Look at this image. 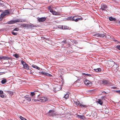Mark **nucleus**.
Listing matches in <instances>:
<instances>
[{
    "label": "nucleus",
    "mask_w": 120,
    "mask_h": 120,
    "mask_svg": "<svg viewBox=\"0 0 120 120\" xmlns=\"http://www.w3.org/2000/svg\"><path fill=\"white\" fill-rule=\"evenodd\" d=\"M73 103L74 105L80 107L82 108H86V107L85 105H82L80 103V102L78 101H75L73 100Z\"/></svg>",
    "instance_id": "f257e3e1"
},
{
    "label": "nucleus",
    "mask_w": 120,
    "mask_h": 120,
    "mask_svg": "<svg viewBox=\"0 0 120 120\" xmlns=\"http://www.w3.org/2000/svg\"><path fill=\"white\" fill-rule=\"evenodd\" d=\"M9 13V11L8 10H6L2 12V13L1 14L0 16V18L2 19L5 16L8 14Z\"/></svg>",
    "instance_id": "f03ea898"
},
{
    "label": "nucleus",
    "mask_w": 120,
    "mask_h": 120,
    "mask_svg": "<svg viewBox=\"0 0 120 120\" xmlns=\"http://www.w3.org/2000/svg\"><path fill=\"white\" fill-rule=\"evenodd\" d=\"M21 63L23 65L24 68L27 70H30L29 67L28 65L23 60L21 61Z\"/></svg>",
    "instance_id": "7ed1b4c3"
},
{
    "label": "nucleus",
    "mask_w": 120,
    "mask_h": 120,
    "mask_svg": "<svg viewBox=\"0 0 120 120\" xmlns=\"http://www.w3.org/2000/svg\"><path fill=\"white\" fill-rule=\"evenodd\" d=\"M49 115L50 116H56L57 115L56 113L54 112V111L53 110H50L48 113Z\"/></svg>",
    "instance_id": "20e7f679"
},
{
    "label": "nucleus",
    "mask_w": 120,
    "mask_h": 120,
    "mask_svg": "<svg viewBox=\"0 0 120 120\" xmlns=\"http://www.w3.org/2000/svg\"><path fill=\"white\" fill-rule=\"evenodd\" d=\"M49 100L47 98L44 97H40L39 99V101L42 102H45Z\"/></svg>",
    "instance_id": "39448f33"
},
{
    "label": "nucleus",
    "mask_w": 120,
    "mask_h": 120,
    "mask_svg": "<svg viewBox=\"0 0 120 120\" xmlns=\"http://www.w3.org/2000/svg\"><path fill=\"white\" fill-rule=\"evenodd\" d=\"M84 83L86 85L89 87L90 86L92 85V83H91L90 81L87 80H85L84 81Z\"/></svg>",
    "instance_id": "423d86ee"
},
{
    "label": "nucleus",
    "mask_w": 120,
    "mask_h": 120,
    "mask_svg": "<svg viewBox=\"0 0 120 120\" xmlns=\"http://www.w3.org/2000/svg\"><path fill=\"white\" fill-rule=\"evenodd\" d=\"M11 57L8 56H0V60H7L11 59Z\"/></svg>",
    "instance_id": "0eeeda50"
},
{
    "label": "nucleus",
    "mask_w": 120,
    "mask_h": 120,
    "mask_svg": "<svg viewBox=\"0 0 120 120\" xmlns=\"http://www.w3.org/2000/svg\"><path fill=\"white\" fill-rule=\"evenodd\" d=\"M61 90L60 86V85H58L55 87L53 88V90L55 92H56L57 91H59Z\"/></svg>",
    "instance_id": "6e6552de"
},
{
    "label": "nucleus",
    "mask_w": 120,
    "mask_h": 120,
    "mask_svg": "<svg viewBox=\"0 0 120 120\" xmlns=\"http://www.w3.org/2000/svg\"><path fill=\"white\" fill-rule=\"evenodd\" d=\"M107 8V7L106 5L102 4L101 5V8L100 9H102V10L105 11L106 10Z\"/></svg>",
    "instance_id": "1a4fd4ad"
},
{
    "label": "nucleus",
    "mask_w": 120,
    "mask_h": 120,
    "mask_svg": "<svg viewBox=\"0 0 120 120\" xmlns=\"http://www.w3.org/2000/svg\"><path fill=\"white\" fill-rule=\"evenodd\" d=\"M50 12L52 13V14L55 15H59L60 13L58 12H56L53 11L52 9L50 10Z\"/></svg>",
    "instance_id": "9d476101"
},
{
    "label": "nucleus",
    "mask_w": 120,
    "mask_h": 120,
    "mask_svg": "<svg viewBox=\"0 0 120 120\" xmlns=\"http://www.w3.org/2000/svg\"><path fill=\"white\" fill-rule=\"evenodd\" d=\"M46 19L45 17L40 18L38 19V21L39 22H43L45 21Z\"/></svg>",
    "instance_id": "9b49d317"
},
{
    "label": "nucleus",
    "mask_w": 120,
    "mask_h": 120,
    "mask_svg": "<svg viewBox=\"0 0 120 120\" xmlns=\"http://www.w3.org/2000/svg\"><path fill=\"white\" fill-rule=\"evenodd\" d=\"M37 92L38 93V92H35L34 91L33 92H31V95L32 96H34V97H35L36 96H38L39 95L38 94H37V93H36Z\"/></svg>",
    "instance_id": "f8f14e48"
},
{
    "label": "nucleus",
    "mask_w": 120,
    "mask_h": 120,
    "mask_svg": "<svg viewBox=\"0 0 120 120\" xmlns=\"http://www.w3.org/2000/svg\"><path fill=\"white\" fill-rule=\"evenodd\" d=\"M15 23L18 22H22L24 21L23 20L20 19H16L15 20Z\"/></svg>",
    "instance_id": "ddd939ff"
},
{
    "label": "nucleus",
    "mask_w": 120,
    "mask_h": 120,
    "mask_svg": "<svg viewBox=\"0 0 120 120\" xmlns=\"http://www.w3.org/2000/svg\"><path fill=\"white\" fill-rule=\"evenodd\" d=\"M104 85H108L110 84V83L109 81L104 80Z\"/></svg>",
    "instance_id": "4468645a"
},
{
    "label": "nucleus",
    "mask_w": 120,
    "mask_h": 120,
    "mask_svg": "<svg viewBox=\"0 0 120 120\" xmlns=\"http://www.w3.org/2000/svg\"><path fill=\"white\" fill-rule=\"evenodd\" d=\"M24 98L29 102H30L31 101V98L30 97H27L25 96Z\"/></svg>",
    "instance_id": "2eb2a0df"
},
{
    "label": "nucleus",
    "mask_w": 120,
    "mask_h": 120,
    "mask_svg": "<svg viewBox=\"0 0 120 120\" xmlns=\"http://www.w3.org/2000/svg\"><path fill=\"white\" fill-rule=\"evenodd\" d=\"M77 117L78 118H80L82 119H85V117L83 115H77Z\"/></svg>",
    "instance_id": "dca6fc26"
},
{
    "label": "nucleus",
    "mask_w": 120,
    "mask_h": 120,
    "mask_svg": "<svg viewBox=\"0 0 120 120\" xmlns=\"http://www.w3.org/2000/svg\"><path fill=\"white\" fill-rule=\"evenodd\" d=\"M83 19L81 17H77L74 21L75 22H77L79 20H81Z\"/></svg>",
    "instance_id": "f3484780"
},
{
    "label": "nucleus",
    "mask_w": 120,
    "mask_h": 120,
    "mask_svg": "<svg viewBox=\"0 0 120 120\" xmlns=\"http://www.w3.org/2000/svg\"><path fill=\"white\" fill-rule=\"evenodd\" d=\"M0 96L2 98H4V96L3 94V92L2 90L0 91Z\"/></svg>",
    "instance_id": "a211bd4d"
},
{
    "label": "nucleus",
    "mask_w": 120,
    "mask_h": 120,
    "mask_svg": "<svg viewBox=\"0 0 120 120\" xmlns=\"http://www.w3.org/2000/svg\"><path fill=\"white\" fill-rule=\"evenodd\" d=\"M96 35L97 36L101 38H103L105 36V35H104L101 34H96Z\"/></svg>",
    "instance_id": "6ab92c4d"
},
{
    "label": "nucleus",
    "mask_w": 120,
    "mask_h": 120,
    "mask_svg": "<svg viewBox=\"0 0 120 120\" xmlns=\"http://www.w3.org/2000/svg\"><path fill=\"white\" fill-rule=\"evenodd\" d=\"M7 82L6 79H3L1 80V82L2 84H4Z\"/></svg>",
    "instance_id": "aec40b11"
},
{
    "label": "nucleus",
    "mask_w": 120,
    "mask_h": 120,
    "mask_svg": "<svg viewBox=\"0 0 120 120\" xmlns=\"http://www.w3.org/2000/svg\"><path fill=\"white\" fill-rule=\"evenodd\" d=\"M94 70L96 72H98L101 71V69L100 68H98L96 69H94Z\"/></svg>",
    "instance_id": "412c9836"
},
{
    "label": "nucleus",
    "mask_w": 120,
    "mask_h": 120,
    "mask_svg": "<svg viewBox=\"0 0 120 120\" xmlns=\"http://www.w3.org/2000/svg\"><path fill=\"white\" fill-rule=\"evenodd\" d=\"M109 19L110 21H115L116 20L115 18H113L112 17H109Z\"/></svg>",
    "instance_id": "4be33fe9"
},
{
    "label": "nucleus",
    "mask_w": 120,
    "mask_h": 120,
    "mask_svg": "<svg viewBox=\"0 0 120 120\" xmlns=\"http://www.w3.org/2000/svg\"><path fill=\"white\" fill-rule=\"evenodd\" d=\"M32 66L33 68H36L38 70H39L40 68L39 67H38L37 66L34 65H32Z\"/></svg>",
    "instance_id": "5701e85b"
},
{
    "label": "nucleus",
    "mask_w": 120,
    "mask_h": 120,
    "mask_svg": "<svg viewBox=\"0 0 120 120\" xmlns=\"http://www.w3.org/2000/svg\"><path fill=\"white\" fill-rule=\"evenodd\" d=\"M15 21L14 20H11L9 21L8 22V23L9 24H13L15 23Z\"/></svg>",
    "instance_id": "b1692460"
},
{
    "label": "nucleus",
    "mask_w": 120,
    "mask_h": 120,
    "mask_svg": "<svg viewBox=\"0 0 120 120\" xmlns=\"http://www.w3.org/2000/svg\"><path fill=\"white\" fill-rule=\"evenodd\" d=\"M69 97V94H67L64 96L63 98H65L66 99H67Z\"/></svg>",
    "instance_id": "393cba45"
},
{
    "label": "nucleus",
    "mask_w": 120,
    "mask_h": 120,
    "mask_svg": "<svg viewBox=\"0 0 120 120\" xmlns=\"http://www.w3.org/2000/svg\"><path fill=\"white\" fill-rule=\"evenodd\" d=\"M44 75H45L47 76H51L52 75H51L49 74V73L47 72H45V74Z\"/></svg>",
    "instance_id": "a878e982"
},
{
    "label": "nucleus",
    "mask_w": 120,
    "mask_h": 120,
    "mask_svg": "<svg viewBox=\"0 0 120 120\" xmlns=\"http://www.w3.org/2000/svg\"><path fill=\"white\" fill-rule=\"evenodd\" d=\"M97 102L101 105H102V104L103 102L101 100H99L97 101Z\"/></svg>",
    "instance_id": "bb28decb"
},
{
    "label": "nucleus",
    "mask_w": 120,
    "mask_h": 120,
    "mask_svg": "<svg viewBox=\"0 0 120 120\" xmlns=\"http://www.w3.org/2000/svg\"><path fill=\"white\" fill-rule=\"evenodd\" d=\"M78 16H78L76 15L72 17V21H74L75 19Z\"/></svg>",
    "instance_id": "cd10ccee"
},
{
    "label": "nucleus",
    "mask_w": 120,
    "mask_h": 120,
    "mask_svg": "<svg viewBox=\"0 0 120 120\" xmlns=\"http://www.w3.org/2000/svg\"><path fill=\"white\" fill-rule=\"evenodd\" d=\"M67 19L68 20L72 21V17L71 16H69L68 17Z\"/></svg>",
    "instance_id": "c85d7f7f"
},
{
    "label": "nucleus",
    "mask_w": 120,
    "mask_h": 120,
    "mask_svg": "<svg viewBox=\"0 0 120 120\" xmlns=\"http://www.w3.org/2000/svg\"><path fill=\"white\" fill-rule=\"evenodd\" d=\"M8 94L11 95H13V93L10 91H8Z\"/></svg>",
    "instance_id": "c756f323"
},
{
    "label": "nucleus",
    "mask_w": 120,
    "mask_h": 120,
    "mask_svg": "<svg viewBox=\"0 0 120 120\" xmlns=\"http://www.w3.org/2000/svg\"><path fill=\"white\" fill-rule=\"evenodd\" d=\"M82 74L83 75H84L85 76H91V75L90 74H86L85 73H83Z\"/></svg>",
    "instance_id": "7c9ffc66"
},
{
    "label": "nucleus",
    "mask_w": 120,
    "mask_h": 120,
    "mask_svg": "<svg viewBox=\"0 0 120 120\" xmlns=\"http://www.w3.org/2000/svg\"><path fill=\"white\" fill-rule=\"evenodd\" d=\"M12 34L13 35H16L17 34V33L14 32L13 30L11 32Z\"/></svg>",
    "instance_id": "2f4dec72"
},
{
    "label": "nucleus",
    "mask_w": 120,
    "mask_h": 120,
    "mask_svg": "<svg viewBox=\"0 0 120 120\" xmlns=\"http://www.w3.org/2000/svg\"><path fill=\"white\" fill-rule=\"evenodd\" d=\"M14 56L16 58H18L19 57V55L16 54H14Z\"/></svg>",
    "instance_id": "473e14b6"
},
{
    "label": "nucleus",
    "mask_w": 120,
    "mask_h": 120,
    "mask_svg": "<svg viewBox=\"0 0 120 120\" xmlns=\"http://www.w3.org/2000/svg\"><path fill=\"white\" fill-rule=\"evenodd\" d=\"M19 30V29L17 28H15L14 30H13V31H18Z\"/></svg>",
    "instance_id": "72a5a7b5"
},
{
    "label": "nucleus",
    "mask_w": 120,
    "mask_h": 120,
    "mask_svg": "<svg viewBox=\"0 0 120 120\" xmlns=\"http://www.w3.org/2000/svg\"><path fill=\"white\" fill-rule=\"evenodd\" d=\"M100 83L101 84L104 85V81L103 80H101L100 81Z\"/></svg>",
    "instance_id": "f704fd0d"
},
{
    "label": "nucleus",
    "mask_w": 120,
    "mask_h": 120,
    "mask_svg": "<svg viewBox=\"0 0 120 120\" xmlns=\"http://www.w3.org/2000/svg\"><path fill=\"white\" fill-rule=\"evenodd\" d=\"M20 118L22 120H24V119H25L24 117H22V116H20Z\"/></svg>",
    "instance_id": "c9c22d12"
},
{
    "label": "nucleus",
    "mask_w": 120,
    "mask_h": 120,
    "mask_svg": "<svg viewBox=\"0 0 120 120\" xmlns=\"http://www.w3.org/2000/svg\"><path fill=\"white\" fill-rule=\"evenodd\" d=\"M116 47L117 49L120 50V45H117Z\"/></svg>",
    "instance_id": "e433bc0d"
},
{
    "label": "nucleus",
    "mask_w": 120,
    "mask_h": 120,
    "mask_svg": "<svg viewBox=\"0 0 120 120\" xmlns=\"http://www.w3.org/2000/svg\"><path fill=\"white\" fill-rule=\"evenodd\" d=\"M115 91H116L117 93L120 94V90H115Z\"/></svg>",
    "instance_id": "4c0bfd02"
},
{
    "label": "nucleus",
    "mask_w": 120,
    "mask_h": 120,
    "mask_svg": "<svg viewBox=\"0 0 120 120\" xmlns=\"http://www.w3.org/2000/svg\"><path fill=\"white\" fill-rule=\"evenodd\" d=\"M45 72H44L43 71H42L41 72V74L42 75H44L45 74Z\"/></svg>",
    "instance_id": "58836bf2"
},
{
    "label": "nucleus",
    "mask_w": 120,
    "mask_h": 120,
    "mask_svg": "<svg viewBox=\"0 0 120 120\" xmlns=\"http://www.w3.org/2000/svg\"><path fill=\"white\" fill-rule=\"evenodd\" d=\"M33 100H34V101L35 102H36L37 101H39V99H34Z\"/></svg>",
    "instance_id": "ea45409f"
},
{
    "label": "nucleus",
    "mask_w": 120,
    "mask_h": 120,
    "mask_svg": "<svg viewBox=\"0 0 120 120\" xmlns=\"http://www.w3.org/2000/svg\"><path fill=\"white\" fill-rule=\"evenodd\" d=\"M0 5L1 6H2V7H3V6H4L3 4L2 3H0Z\"/></svg>",
    "instance_id": "a19ab883"
},
{
    "label": "nucleus",
    "mask_w": 120,
    "mask_h": 120,
    "mask_svg": "<svg viewBox=\"0 0 120 120\" xmlns=\"http://www.w3.org/2000/svg\"><path fill=\"white\" fill-rule=\"evenodd\" d=\"M106 37H107L108 38H110V37L109 35H108L106 36Z\"/></svg>",
    "instance_id": "79ce46f5"
},
{
    "label": "nucleus",
    "mask_w": 120,
    "mask_h": 120,
    "mask_svg": "<svg viewBox=\"0 0 120 120\" xmlns=\"http://www.w3.org/2000/svg\"><path fill=\"white\" fill-rule=\"evenodd\" d=\"M116 88V87L115 86L113 87H112V88L114 89H115Z\"/></svg>",
    "instance_id": "37998d69"
},
{
    "label": "nucleus",
    "mask_w": 120,
    "mask_h": 120,
    "mask_svg": "<svg viewBox=\"0 0 120 120\" xmlns=\"http://www.w3.org/2000/svg\"><path fill=\"white\" fill-rule=\"evenodd\" d=\"M49 11H50V10L52 9V8H51L50 7H49Z\"/></svg>",
    "instance_id": "c03bdc74"
},
{
    "label": "nucleus",
    "mask_w": 120,
    "mask_h": 120,
    "mask_svg": "<svg viewBox=\"0 0 120 120\" xmlns=\"http://www.w3.org/2000/svg\"><path fill=\"white\" fill-rule=\"evenodd\" d=\"M103 93L105 94H106L107 93H106L105 91H103Z\"/></svg>",
    "instance_id": "a18cd8bd"
},
{
    "label": "nucleus",
    "mask_w": 120,
    "mask_h": 120,
    "mask_svg": "<svg viewBox=\"0 0 120 120\" xmlns=\"http://www.w3.org/2000/svg\"><path fill=\"white\" fill-rule=\"evenodd\" d=\"M105 97V96H103V97H102V99H103V98L104 99V98Z\"/></svg>",
    "instance_id": "49530a36"
},
{
    "label": "nucleus",
    "mask_w": 120,
    "mask_h": 120,
    "mask_svg": "<svg viewBox=\"0 0 120 120\" xmlns=\"http://www.w3.org/2000/svg\"><path fill=\"white\" fill-rule=\"evenodd\" d=\"M5 73L4 72H0V75L1 74V73Z\"/></svg>",
    "instance_id": "de8ad7c7"
},
{
    "label": "nucleus",
    "mask_w": 120,
    "mask_h": 120,
    "mask_svg": "<svg viewBox=\"0 0 120 120\" xmlns=\"http://www.w3.org/2000/svg\"><path fill=\"white\" fill-rule=\"evenodd\" d=\"M2 11V10H0V12H1V11Z\"/></svg>",
    "instance_id": "09e8293b"
},
{
    "label": "nucleus",
    "mask_w": 120,
    "mask_h": 120,
    "mask_svg": "<svg viewBox=\"0 0 120 120\" xmlns=\"http://www.w3.org/2000/svg\"><path fill=\"white\" fill-rule=\"evenodd\" d=\"M43 38H44V39H45V38L44 37H43Z\"/></svg>",
    "instance_id": "8fccbe9b"
},
{
    "label": "nucleus",
    "mask_w": 120,
    "mask_h": 120,
    "mask_svg": "<svg viewBox=\"0 0 120 120\" xmlns=\"http://www.w3.org/2000/svg\"><path fill=\"white\" fill-rule=\"evenodd\" d=\"M24 120H27L26 119H25Z\"/></svg>",
    "instance_id": "3c124183"
},
{
    "label": "nucleus",
    "mask_w": 120,
    "mask_h": 120,
    "mask_svg": "<svg viewBox=\"0 0 120 120\" xmlns=\"http://www.w3.org/2000/svg\"><path fill=\"white\" fill-rule=\"evenodd\" d=\"M75 42L76 43V41H75Z\"/></svg>",
    "instance_id": "603ef678"
}]
</instances>
